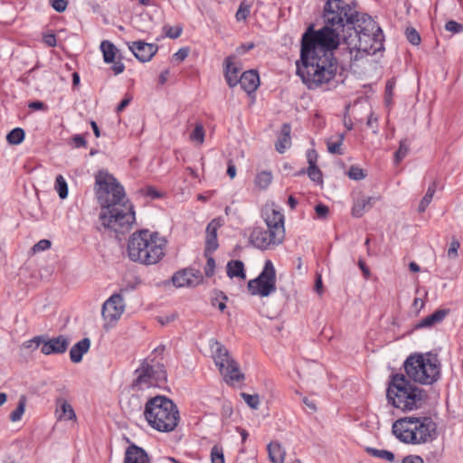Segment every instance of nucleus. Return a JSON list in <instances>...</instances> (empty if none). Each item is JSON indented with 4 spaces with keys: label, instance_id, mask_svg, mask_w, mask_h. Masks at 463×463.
<instances>
[{
    "label": "nucleus",
    "instance_id": "obj_41",
    "mask_svg": "<svg viewBox=\"0 0 463 463\" xmlns=\"http://www.w3.org/2000/svg\"><path fill=\"white\" fill-rule=\"evenodd\" d=\"M410 146L407 140H402L398 150L394 154L396 163H400L409 153Z\"/></svg>",
    "mask_w": 463,
    "mask_h": 463
},
{
    "label": "nucleus",
    "instance_id": "obj_22",
    "mask_svg": "<svg viewBox=\"0 0 463 463\" xmlns=\"http://www.w3.org/2000/svg\"><path fill=\"white\" fill-rule=\"evenodd\" d=\"M55 415L58 420H75L76 414L72 406L65 400L57 401Z\"/></svg>",
    "mask_w": 463,
    "mask_h": 463
},
{
    "label": "nucleus",
    "instance_id": "obj_1",
    "mask_svg": "<svg viewBox=\"0 0 463 463\" xmlns=\"http://www.w3.org/2000/svg\"><path fill=\"white\" fill-rule=\"evenodd\" d=\"M339 46L335 34L327 28L308 27L302 35L300 61L297 74L309 90H328L336 76L338 62L332 51Z\"/></svg>",
    "mask_w": 463,
    "mask_h": 463
},
{
    "label": "nucleus",
    "instance_id": "obj_30",
    "mask_svg": "<svg viewBox=\"0 0 463 463\" xmlns=\"http://www.w3.org/2000/svg\"><path fill=\"white\" fill-rule=\"evenodd\" d=\"M227 274L230 278H240L241 279H246L244 271V264L241 260H232L227 264Z\"/></svg>",
    "mask_w": 463,
    "mask_h": 463
},
{
    "label": "nucleus",
    "instance_id": "obj_52",
    "mask_svg": "<svg viewBox=\"0 0 463 463\" xmlns=\"http://www.w3.org/2000/svg\"><path fill=\"white\" fill-rule=\"evenodd\" d=\"M51 247V241L49 240H41L36 244L33 245V250L34 252H39L42 250H48Z\"/></svg>",
    "mask_w": 463,
    "mask_h": 463
},
{
    "label": "nucleus",
    "instance_id": "obj_35",
    "mask_svg": "<svg viewBox=\"0 0 463 463\" xmlns=\"http://www.w3.org/2000/svg\"><path fill=\"white\" fill-rule=\"evenodd\" d=\"M436 192V184L435 183H432L429 187H428V190L425 194V195L423 196V198L421 199L420 204H419V212L420 213H423L426 208L429 206V204L430 203V202L432 201V198H433V195Z\"/></svg>",
    "mask_w": 463,
    "mask_h": 463
},
{
    "label": "nucleus",
    "instance_id": "obj_37",
    "mask_svg": "<svg viewBox=\"0 0 463 463\" xmlns=\"http://www.w3.org/2000/svg\"><path fill=\"white\" fill-rule=\"evenodd\" d=\"M24 139V131L20 128H14L6 136L7 142L12 145H19Z\"/></svg>",
    "mask_w": 463,
    "mask_h": 463
},
{
    "label": "nucleus",
    "instance_id": "obj_24",
    "mask_svg": "<svg viewBox=\"0 0 463 463\" xmlns=\"http://www.w3.org/2000/svg\"><path fill=\"white\" fill-rule=\"evenodd\" d=\"M225 80L228 85L233 88L239 83V73L241 70L234 64L232 57H228L225 59Z\"/></svg>",
    "mask_w": 463,
    "mask_h": 463
},
{
    "label": "nucleus",
    "instance_id": "obj_46",
    "mask_svg": "<svg viewBox=\"0 0 463 463\" xmlns=\"http://www.w3.org/2000/svg\"><path fill=\"white\" fill-rule=\"evenodd\" d=\"M406 37L413 45H418L420 43V36L414 28H408L406 30Z\"/></svg>",
    "mask_w": 463,
    "mask_h": 463
},
{
    "label": "nucleus",
    "instance_id": "obj_38",
    "mask_svg": "<svg viewBox=\"0 0 463 463\" xmlns=\"http://www.w3.org/2000/svg\"><path fill=\"white\" fill-rule=\"evenodd\" d=\"M54 187L60 198L65 199L68 196V184L61 175L56 176Z\"/></svg>",
    "mask_w": 463,
    "mask_h": 463
},
{
    "label": "nucleus",
    "instance_id": "obj_12",
    "mask_svg": "<svg viewBox=\"0 0 463 463\" xmlns=\"http://www.w3.org/2000/svg\"><path fill=\"white\" fill-rule=\"evenodd\" d=\"M276 269L270 260H267L259 276L249 280L247 288L250 295L266 298L277 291Z\"/></svg>",
    "mask_w": 463,
    "mask_h": 463
},
{
    "label": "nucleus",
    "instance_id": "obj_54",
    "mask_svg": "<svg viewBox=\"0 0 463 463\" xmlns=\"http://www.w3.org/2000/svg\"><path fill=\"white\" fill-rule=\"evenodd\" d=\"M395 88V81L394 80H389L386 83L385 87V95H386V101L389 102L392 99L393 90Z\"/></svg>",
    "mask_w": 463,
    "mask_h": 463
},
{
    "label": "nucleus",
    "instance_id": "obj_31",
    "mask_svg": "<svg viewBox=\"0 0 463 463\" xmlns=\"http://www.w3.org/2000/svg\"><path fill=\"white\" fill-rule=\"evenodd\" d=\"M100 51L103 54V59L106 63H112L117 57L118 49L109 41H103L100 44Z\"/></svg>",
    "mask_w": 463,
    "mask_h": 463
},
{
    "label": "nucleus",
    "instance_id": "obj_8",
    "mask_svg": "<svg viewBox=\"0 0 463 463\" xmlns=\"http://www.w3.org/2000/svg\"><path fill=\"white\" fill-rule=\"evenodd\" d=\"M406 377L414 383L430 385L440 377V363L431 353L411 354L404 362Z\"/></svg>",
    "mask_w": 463,
    "mask_h": 463
},
{
    "label": "nucleus",
    "instance_id": "obj_57",
    "mask_svg": "<svg viewBox=\"0 0 463 463\" xmlns=\"http://www.w3.org/2000/svg\"><path fill=\"white\" fill-rule=\"evenodd\" d=\"M144 194L152 198V199H156V198H159L161 197V194L156 191L153 186H147L144 189Z\"/></svg>",
    "mask_w": 463,
    "mask_h": 463
},
{
    "label": "nucleus",
    "instance_id": "obj_9",
    "mask_svg": "<svg viewBox=\"0 0 463 463\" xmlns=\"http://www.w3.org/2000/svg\"><path fill=\"white\" fill-rule=\"evenodd\" d=\"M358 13L354 6L345 0H328L324 8L325 26L335 34L338 44H340L339 31L345 24L355 25V20Z\"/></svg>",
    "mask_w": 463,
    "mask_h": 463
},
{
    "label": "nucleus",
    "instance_id": "obj_48",
    "mask_svg": "<svg viewBox=\"0 0 463 463\" xmlns=\"http://www.w3.org/2000/svg\"><path fill=\"white\" fill-rule=\"evenodd\" d=\"M50 3L52 7L59 13L64 12L68 6L67 0H50Z\"/></svg>",
    "mask_w": 463,
    "mask_h": 463
},
{
    "label": "nucleus",
    "instance_id": "obj_3",
    "mask_svg": "<svg viewBox=\"0 0 463 463\" xmlns=\"http://www.w3.org/2000/svg\"><path fill=\"white\" fill-rule=\"evenodd\" d=\"M343 44L349 51L351 60H357L363 54H374L383 49V31L372 17L362 14L356 18L353 30L344 36Z\"/></svg>",
    "mask_w": 463,
    "mask_h": 463
},
{
    "label": "nucleus",
    "instance_id": "obj_10",
    "mask_svg": "<svg viewBox=\"0 0 463 463\" xmlns=\"http://www.w3.org/2000/svg\"><path fill=\"white\" fill-rule=\"evenodd\" d=\"M210 347L212 356L220 373L229 384L241 383L244 380V374L241 372L238 363L232 357L228 349L219 341L211 340Z\"/></svg>",
    "mask_w": 463,
    "mask_h": 463
},
{
    "label": "nucleus",
    "instance_id": "obj_34",
    "mask_svg": "<svg viewBox=\"0 0 463 463\" xmlns=\"http://www.w3.org/2000/svg\"><path fill=\"white\" fill-rule=\"evenodd\" d=\"M25 406H26V397L22 395L19 399L18 405L14 411H13L10 414V420L13 422L19 421L24 411H25Z\"/></svg>",
    "mask_w": 463,
    "mask_h": 463
},
{
    "label": "nucleus",
    "instance_id": "obj_43",
    "mask_svg": "<svg viewBox=\"0 0 463 463\" xmlns=\"http://www.w3.org/2000/svg\"><path fill=\"white\" fill-rule=\"evenodd\" d=\"M241 396L244 400V402L248 404L251 409H257L260 404V397L258 394H249L246 392H241Z\"/></svg>",
    "mask_w": 463,
    "mask_h": 463
},
{
    "label": "nucleus",
    "instance_id": "obj_15",
    "mask_svg": "<svg viewBox=\"0 0 463 463\" xmlns=\"http://www.w3.org/2000/svg\"><path fill=\"white\" fill-rule=\"evenodd\" d=\"M283 236L278 235L270 229L255 228L250 233L251 243L261 250L267 249L271 244H279L283 241Z\"/></svg>",
    "mask_w": 463,
    "mask_h": 463
},
{
    "label": "nucleus",
    "instance_id": "obj_7",
    "mask_svg": "<svg viewBox=\"0 0 463 463\" xmlns=\"http://www.w3.org/2000/svg\"><path fill=\"white\" fill-rule=\"evenodd\" d=\"M144 416L147 424L160 432L175 430L180 421L177 406L165 396L149 399L145 405Z\"/></svg>",
    "mask_w": 463,
    "mask_h": 463
},
{
    "label": "nucleus",
    "instance_id": "obj_5",
    "mask_svg": "<svg viewBox=\"0 0 463 463\" xmlns=\"http://www.w3.org/2000/svg\"><path fill=\"white\" fill-rule=\"evenodd\" d=\"M388 402L402 411H411L422 408L428 394L425 390L416 386L404 374L396 373L391 377L386 390Z\"/></svg>",
    "mask_w": 463,
    "mask_h": 463
},
{
    "label": "nucleus",
    "instance_id": "obj_6",
    "mask_svg": "<svg viewBox=\"0 0 463 463\" xmlns=\"http://www.w3.org/2000/svg\"><path fill=\"white\" fill-rule=\"evenodd\" d=\"M393 435L401 442L411 445H421L431 442L437 438V424L429 416H407L392 423Z\"/></svg>",
    "mask_w": 463,
    "mask_h": 463
},
{
    "label": "nucleus",
    "instance_id": "obj_23",
    "mask_svg": "<svg viewBox=\"0 0 463 463\" xmlns=\"http://www.w3.org/2000/svg\"><path fill=\"white\" fill-rule=\"evenodd\" d=\"M90 347V340L83 338L76 343L70 350V358L73 363H80L83 355L88 353Z\"/></svg>",
    "mask_w": 463,
    "mask_h": 463
},
{
    "label": "nucleus",
    "instance_id": "obj_11",
    "mask_svg": "<svg viewBox=\"0 0 463 463\" xmlns=\"http://www.w3.org/2000/svg\"><path fill=\"white\" fill-rule=\"evenodd\" d=\"M134 373L135 379L132 387L137 390L160 387L166 381V372L164 365L153 364L147 360H144Z\"/></svg>",
    "mask_w": 463,
    "mask_h": 463
},
{
    "label": "nucleus",
    "instance_id": "obj_49",
    "mask_svg": "<svg viewBox=\"0 0 463 463\" xmlns=\"http://www.w3.org/2000/svg\"><path fill=\"white\" fill-rule=\"evenodd\" d=\"M460 247V243L458 240H452L449 248L448 250V257L449 259H456L458 257V250Z\"/></svg>",
    "mask_w": 463,
    "mask_h": 463
},
{
    "label": "nucleus",
    "instance_id": "obj_47",
    "mask_svg": "<svg viewBox=\"0 0 463 463\" xmlns=\"http://www.w3.org/2000/svg\"><path fill=\"white\" fill-rule=\"evenodd\" d=\"M445 29L448 32H450L453 33H458L463 32V24H461L454 20H450L446 23Z\"/></svg>",
    "mask_w": 463,
    "mask_h": 463
},
{
    "label": "nucleus",
    "instance_id": "obj_16",
    "mask_svg": "<svg viewBox=\"0 0 463 463\" xmlns=\"http://www.w3.org/2000/svg\"><path fill=\"white\" fill-rule=\"evenodd\" d=\"M262 214L268 228L284 237V215L282 213L277 210L274 204H267L262 210Z\"/></svg>",
    "mask_w": 463,
    "mask_h": 463
},
{
    "label": "nucleus",
    "instance_id": "obj_62",
    "mask_svg": "<svg viewBox=\"0 0 463 463\" xmlns=\"http://www.w3.org/2000/svg\"><path fill=\"white\" fill-rule=\"evenodd\" d=\"M227 175L231 179H233L236 176V166L232 161L228 162Z\"/></svg>",
    "mask_w": 463,
    "mask_h": 463
},
{
    "label": "nucleus",
    "instance_id": "obj_27",
    "mask_svg": "<svg viewBox=\"0 0 463 463\" xmlns=\"http://www.w3.org/2000/svg\"><path fill=\"white\" fill-rule=\"evenodd\" d=\"M269 459L272 463H284L286 452L277 441H271L268 445Z\"/></svg>",
    "mask_w": 463,
    "mask_h": 463
},
{
    "label": "nucleus",
    "instance_id": "obj_58",
    "mask_svg": "<svg viewBox=\"0 0 463 463\" xmlns=\"http://www.w3.org/2000/svg\"><path fill=\"white\" fill-rule=\"evenodd\" d=\"M402 463H424V461L420 456L409 455L403 458Z\"/></svg>",
    "mask_w": 463,
    "mask_h": 463
},
{
    "label": "nucleus",
    "instance_id": "obj_60",
    "mask_svg": "<svg viewBox=\"0 0 463 463\" xmlns=\"http://www.w3.org/2000/svg\"><path fill=\"white\" fill-rule=\"evenodd\" d=\"M43 43L50 47H54L57 43L56 37L52 33H48L43 36Z\"/></svg>",
    "mask_w": 463,
    "mask_h": 463
},
{
    "label": "nucleus",
    "instance_id": "obj_50",
    "mask_svg": "<svg viewBox=\"0 0 463 463\" xmlns=\"http://www.w3.org/2000/svg\"><path fill=\"white\" fill-rule=\"evenodd\" d=\"M315 211L317 218L326 219L328 215L329 208L325 204L319 203L316 205Z\"/></svg>",
    "mask_w": 463,
    "mask_h": 463
},
{
    "label": "nucleus",
    "instance_id": "obj_25",
    "mask_svg": "<svg viewBox=\"0 0 463 463\" xmlns=\"http://www.w3.org/2000/svg\"><path fill=\"white\" fill-rule=\"evenodd\" d=\"M290 132L291 128L288 124H284L281 127L280 136L275 144L276 150L279 153L283 154L291 146Z\"/></svg>",
    "mask_w": 463,
    "mask_h": 463
},
{
    "label": "nucleus",
    "instance_id": "obj_51",
    "mask_svg": "<svg viewBox=\"0 0 463 463\" xmlns=\"http://www.w3.org/2000/svg\"><path fill=\"white\" fill-rule=\"evenodd\" d=\"M214 269H215V260H213V257L210 256L207 258V263L204 268V273L207 277H212L214 274Z\"/></svg>",
    "mask_w": 463,
    "mask_h": 463
},
{
    "label": "nucleus",
    "instance_id": "obj_18",
    "mask_svg": "<svg viewBox=\"0 0 463 463\" xmlns=\"http://www.w3.org/2000/svg\"><path fill=\"white\" fill-rule=\"evenodd\" d=\"M128 48L134 56L141 62L149 61L157 52L158 46L155 43H147L136 41L128 43Z\"/></svg>",
    "mask_w": 463,
    "mask_h": 463
},
{
    "label": "nucleus",
    "instance_id": "obj_63",
    "mask_svg": "<svg viewBox=\"0 0 463 463\" xmlns=\"http://www.w3.org/2000/svg\"><path fill=\"white\" fill-rule=\"evenodd\" d=\"M412 307L416 311H420L424 307L423 299L415 298L412 303Z\"/></svg>",
    "mask_w": 463,
    "mask_h": 463
},
{
    "label": "nucleus",
    "instance_id": "obj_56",
    "mask_svg": "<svg viewBox=\"0 0 463 463\" xmlns=\"http://www.w3.org/2000/svg\"><path fill=\"white\" fill-rule=\"evenodd\" d=\"M188 53L189 50L187 48H181L173 55V58L175 61H183L188 56Z\"/></svg>",
    "mask_w": 463,
    "mask_h": 463
},
{
    "label": "nucleus",
    "instance_id": "obj_32",
    "mask_svg": "<svg viewBox=\"0 0 463 463\" xmlns=\"http://www.w3.org/2000/svg\"><path fill=\"white\" fill-rule=\"evenodd\" d=\"M345 139V134H339L335 138L331 137L326 141L327 150L331 154L343 155L342 146Z\"/></svg>",
    "mask_w": 463,
    "mask_h": 463
},
{
    "label": "nucleus",
    "instance_id": "obj_64",
    "mask_svg": "<svg viewBox=\"0 0 463 463\" xmlns=\"http://www.w3.org/2000/svg\"><path fill=\"white\" fill-rule=\"evenodd\" d=\"M29 108L33 109H43L45 108L44 103L42 101H33L29 104Z\"/></svg>",
    "mask_w": 463,
    "mask_h": 463
},
{
    "label": "nucleus",
    "instance_id": "obj_4",
    "mask_svg": "<svg viewBox=\"0 0 463 463\" xmlns=\"http://www.w3.org/2000/svg\"><path fill=\"white\" fill-rule=\"evenodd\" d=\"M167 241L157 232L143 229L133 232L127 245L130 260L146 265L157 264L165 256Z\"/></svg>",
    "mask_w": 463,
    "mask_h": 463
},
{
    "label": "nucleus",
    "instance_id": "obj_29",
    "mask_svg": "<svg viewBox=\"0 0 463 463\" xmlns=\"http://www.w3.org/2000/svg\"><path fill=\"white\" fill-rule=\"evenodd\" d=\"M374 201L375 199L373 197H366L357 200L352 208V214L355 217H361L366 210L373 206Z\"/></svg>",
    "mask_w": 463,
    "mask_h": 463
},
{
    "label": "nucleus",
    "instance_id": "obj_39",
    "mask_svg": "<svg viewBox=\"0 0 463 463\" xmlns=\"http://www.w3.org/2000/svg\"><path fill=\"white\" fill-rule=\"evenodd\" d=\"M205 132L203 125L196 124L194 129L190 134V140L197 145H202L204 141Z\"/></svg>",
    "mask_w": 463,
    "mask_h": 463
},
{
    "label": "nucleus",
    "instance_id": "obj_21",
    "mask_svg": "<svg viewBox=\"0 0 463 463\" xmlns=\"http://www.w3.org/2000/svg\"><path fill=\"white\" fill-rule=\"evenodd\" d=\"M149 461L146 452L136 445H130L125 452L124 463H149Z\"/></svg>",
    "mask_w": 463,
    "mask_h": 463
},
{
    "label": "nucleus",
    "instance_id": "obj_61",
    "mask_svg": "<svg viewBox=\"0 0 463 463\" xmlns=\"http://www.w3.org/2000/svg\"><path fill=\"white\" fill-rule=\"evenodd\" d=\"M358 266L361 269V270L364 274V277L365 279H368L371 276V271H370L369 268L366 266L365 262L363 260H359Z\"/></svg>",
    "mask_w": 463,
    "mask_h": 463
},
{
    "label": "nucleus",
    "instance_id": "obj_59",
    "mask_svg": "<svg viewBox=\"0 0 463 463\" xmlns=\"http://www.w3.org/2000/svg\"><path fill=\"white\" fill-rule=\"evenodd\" d=\"M72 141L76 147H86L87 146L86 139L80 135L73 136Z\"/></svg>",
    "mask_w": 463,
    "mask_h": 463
},
{
    "label": "nucleus",
    "instance_id": "obj_44",
    "mask_svg": "<svg viewBox=\"0 0 463 463\" xmlns=\"http://www.w3.org/2000/svg\"><path fill=\"white\" fill-rule=\"evenodd\" d=\"M348 176L353 180L358 181L364 179L365 177V174L361 167L357 165H352L348 171Z\"/></svg>",
    "mask_w": 463,
    "mask_h": 463
},
{
    "label": "nucleus",
    "instance_id": "obj_14",
    "mask_svg": "<svg viewBox=\"0 0 463 463\" xmlns=\"http://www.w3.org/2000/svg\"><path fill=\"white\" fill-rule=\"evenodd\" d=\"M29 343L41 346V353L45 355L52 354H63L69 346V340L64 335H59L46 340L43 336H34Z\"/></svg>",
    "mask_w": 463,
    "mask_h": 463
},
{
    "label": "nucleus",
    "instance_id": "obj_45",
    "mask_svg": "<svg viewBox=\"0 0 463 463\" xmlns=\"http://www.w3.org/2000/svg\"><path fill=\"white\" fill-rule=\"evenodd\" d=\"M164 30L165 35L171 39L178 38L183 32V28L181 26H165Z\"/></svg>",
    "mask_w": 463,
    "mask_h": 463
},
{
    "label": "nucleus",
    "instance_id": "obj_36",
    "mask_svg": "<svg viewBox=\"0 0 463 463\" xmlns=\"http://www.w3.org/2000/svg\"><path fill=\"white\" fill-rule=\"evenodd\" d=\"M250 10H251L250 3H249L246 0L241 2L239 8L235 14L236 20L238 22L245 21L249 17L250 14Z\"/></svg>",
    "mask_w": 463,
    "mask_h": 463
},
{
    "label": "nucleus",
    "instance_id": "obj_33",
    "mask_svg": "<svg viewBox=\"0 0 463 463\" xmlns=\"http://www.w3.org/2000/svg\"><path fill=\"white\" fill-rule=\"evenodd\" d=\"M366 452L372 457L382 458L388 462H392L395 458L394 454L392 451L386 449L366 448Z\"/></svg>",
    "mask_w": 463,
    "mask_h": 463
},
{
    "label": "nucleus",
    "instance_id": "obj_26",
    "mask_svg": "<svg viewBox=\"0 0 463 463\" xmlns=\"http://www.w3.org/2000/svg\"><path fill=\"white\" fill-rule=\"evenodd\" d=\"M449 314L447 309H438L433 314L421 319L417 325V328L430 327L440 323Z\"/></svg>",
    "mask_w": 463,
    "mask_h": 463
},
{
    "label": "nucleus",
    "instance_id": "obj_13",
    "mask_svg": "<svg viewBox=\"0 0 463 463\" xmlns=\"http://www.w3.org/2000/svg\"><path fill=\"white\" fill-rule=\"evenodd\" d=\"M126 305L121 293L111 295L102 305L101 317L103 327L109 330L120 320L125 312Z\"/></svg>",
    "mask_w": 463,
    "mask_h": 463
},
{
    "label": "nucleus",
    "instance_id": "obj_20",
    "mask_svg": "<svg viewBox=\"0 0 463 463\" xmlns=\"http://www.w3.org/2000/svg\"><path fill=\"white\" fill-rule=\"evenodd\" d=\"M239 83L245 92L248 94L253 93L260 85L258 72L253 70L243 72L239 79Z\"/></svg>",
    "mask_w": 463,
    "mask_h": 463
},
{
    "label": "nucleus",
    "instance_id": "obj_17",
    "mask_svg": "<svg viewBox=\"0 0 463 463\" xmlns=\"http://www.w3.org/2000/svg\"><path fill=\"white\" fill-rule=\"evenodd\" d=\"M203 280L201 271L194 269H184L175 272L172 277L173 284L177 288L196 287Z\"/></svg>",
    "mask_w": 463,
    "mask_h": 463
},
{
    "label": "nucleus",
    "instance_id": "obj_28",
    "mask_svg": "<svg viewBox=\"0 0 463 463\" xmlns=\"http://www.w3.org/2000/svg\"><path fill=\"white\" fill-rule=\"evenodd\" d=\"M273 181L271 171H260L257 173L254 178V185L259 191L267 190Z\"/></svg>",
    "mask_w": 463,
    "mask_h": 463
},
{
    "label": "nucleus",
    "instance_id": "obj_55",
    "mask_svg": "<svg viewBox=\"0 0 463 463\" xmlns=\"http://www.w3.org/2000/svg\"><path fill=\"white\" fill-rule=\"evenodd\" d=\"M111 71L115 75L121 74L125 71V64L121 61H114L112 62Z\"/></svg>",
    "mask_w": 463,
    "mask_h": 463
},
{
    "label": "nucleus",
    "instance_id": "obj_19",
    "mask_svg": "<svg viewBox=\"0 0 463 463\" xmlns=\"http://www.w3.org/2000/svg\"><path fill=\"white\" fill-rule=\"evenodd\" d=\"M222 226L221 219L212 220L206 227L205 251H214L218 248L217 231Z\"/></svg>",
    "mask_w": 463,
    "mask_h": 463
},
{
    "label": "nucleus",
    "instance_id": "obj_53",
    "mask_svg": "<svg viewBox=\"0 0 463 463\" xmlns=\"http://www.w3.org/2000/svg\"><path fill=\"white\" fill-rule=\"evenodd\" d=\"M318 155L315 149H308L307 151V160L308 165H317Z\"/></svg>",
    "mask_w": 463,
    "mask_h": 463
},
{
    "label": "nucleus",
    "instance_id": "obj_42",
    "mask_svg": "<svg viewBox=\"0 0 463 463\" xmlns=\"http://www.w3.org/2000/svg\"><path fill=\"white\" fill-rule=\"evenodd\" d=\"M212 463H224V456L222 448L220 446H213L211 450Z\"/></svg>",
    "mask_w": 463,
    "mask_h": 463
},
{
    "label": "nucleus",
    "instance_id": "obj_40",
    "mask_svg": "<svg viewBox=\"0 0 463 463\" xmlns=\"http://www.w3.org/2000/svg\"><path fill=\"white\" fill-rule=\"evenodd\" d=\"M307 174L313 182L317 184L323 183V175L317 165H308Z\"/></svg>",
    "mask_w": 463,
    "mask_h": 463
},
{
    "label": "nucleus",
    "instance_id": "obj_2",
    "mask_svg": "<svg viewBox=\"0 0 463 463\" xmlns=\"http://www.w3.org/2000/svg\"><path fill=\"white\" fill-rule=\"evenodd\" d=\"M96 196L101 206L99 219L102 225L116 232L129 230L136 216L132 203L125 200V191L117 179L106 171L95 176Z\"/></svg>",
    "mask_w": 463,
    "mask_h": 463
}]
</instances>
